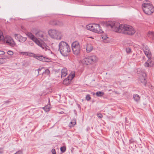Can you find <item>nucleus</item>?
<instances>
[{"label": "nucleus", "instance_id": "f257e3e1", "mask_svg": "<svg viewBox=\"0 0 154 154\" xmlns=\"http://www.w3.org/2000/svg\"><path fill=\"white\" fill-rule=\"evenodd\" d=\"M108 26L112 29V30L119 33H122L128 35H133L135 30L131 26L126 24H120L117 22H112L108 24Z\"/></svg>", "mask_w": 154, "mask_h": 154}, {"label": "nucleus", "instance_id": "f03ea898", "mask_svg": "<svg viewBox=\"0 0 154 154\" xmlns=\"http://www.w3.org/2000/svg\"><path fill=\"white\" fill-rule=\"evenodd\" d=\"M59 49L61 54L64 57L68 55L70 51V48L68 45L64 42H61L59 45Z\"/></svg>", "mask_w": 154, "mask_h": 154}, {"label": "nucleus", "instance_id": "7ed1b4c3", "mask_svg": "<svg viewBox=\"0 0 154 154\" xmlns=\"http://www.w3.org/2000/svg\"><path fill=\"white\" fill-rule=\"evenodd\" d=\"M143 49L145 54L148 58L147 61L145 63V66L146 67L152 66L154 64V62L150 61V60L151 57V54L149 48L147 46H143Z\"/></svg>", "mask_w": 154, "mask_h": 154}, {"label": "nucleus", "instance_id": "20e7f679", "mask_svg": "<svg viewBox=\"0 0 154 154\" xmlns=\"http://www.w3.org/2000/svg\"><path fill=\"white\" fill-rule=\"evenodd\" d=\"M142 6L143 12L147 14L150 15L154 11V8L151 4L144 2Z\"/></svg>", "mask_w": 154, "mask_h": 154}, {"label": "nucleus", "instance_id": "39448f33", "mask_svg": "<svg viewBox=\"0 0 154 154\" xmlns=\"http://www.w3.org/2000/svg\"><path fill=\"white\" fill-rule=\"evenodd\" d=\"M86 28L87 29L96 33H99L103 32L100 25L98 24H89L86 26Z\"/></svg>", "mask_w": 154, "mask_h": 154}, {"label": "nucleus", "instance_id": "423d86ee", "mask_svg": "<svg viewBox=\"0 0 154 154\" xmlns=\"http://www.w3.org/2000/svg\"><path fill=\"white\" fill-rule=\"evenodd\" d=\"M72 48L74 54L76 55L80 54L81 47L79 43L77 41H75L72 44Z\"/></svg>", "mask_w": 154, "mask_h": 154}, {"label": "nucleus", "instance_id": "0eeeda50", "mask_svg": "<svg viewBox=\"0 0 154 154\" xmlns=\"http://www.w3.org/2000/svg\"><path fill=\"white\" fill-rule=\"evenodd\" d=\"M75 76V72L74 71L71 72L68 77L63 80V84L66 85H68L70 83L71 80L74 78Z\"/></svg>", "mask_w": 154, "mask_h": 154}, {"label": "nucleus", "instance_id": "6e6552de", "mask_svg": "<svg viewBox=\"0 0 154 154\" xmlns=\"http://www.w3.org/2000/svg\"><path fill=\"white\" fill-rule=\"evenodd\" d=\"M4 42L8 45L13 47L15 45V43L12 38L9 36H6L5 38L3 37V40Z\"/></svg>", "mask_w": 154, "mask_h": 154}, {"label": "nucleus", "instance_id": "1a4fd4ad", "mask_svg": "<svg viewBox=\"0 0 154 154\" xmlns=\"http://www.w3.org/2000/svg\"><path fill=\"white\" fill-rule=\"evenodd\" d=\"M49 35L52 38L54 39H57L58 38L57 31L54 29L50 30L48 32Z\"/></svg>", "mask_w": 154, "mask_h": 154}, {"label": "nucleus", "instance_id": "9d476101", "mask_svg": "<svg viewBox=\"0 0 154 154\" xmlns=\"http://www.w3.org/2000/svg\"><path fill=\"white\" fill-rule=\"evenodd\" d=\"M34 57L36 59L42 61L50 62L51 60L49 58L45 57L43 56L40 55V56H35Z\"/></svg>", "mask_w": 154, "mask_h": 154}, {"label": "nucleus", "instance_id": "9b49d317", "mask_svg": "<svg viewBox=\"0 0 154 154\" xmlns=\"http://www.w3.org/2000/svg\"><path fill=\"white\" fill-rule=\"evenodd\" d=\"M14 36L16 39L21 42H25L27 39L26 37H23L19 34H15Z\"/></svg>", "mask_w": 154, "mask_h": 154}, {"label": "nucleus", "instance_id": "f8f14e48", "mask_svg": "<svg viewBox=\"0 0 154 154\" xmlns=\"http://www.w3.org/2000/svg\"><path fill=\"white\" fill-rule=\"evenodd\" d=\"M88 57L90 64L94 63L98 60V58L96 56L92 55Z\"/></svg>", "mask_w": 154, "mask_h": 154}, {"label": "nucleus", "instance_id": "ddd939ff", "mask_svg": "<svg viewBox=\"0 0 154 154\" xmlns=\"http://www.w3.org/2000/svg\"><path fill=\"white\" fill-rule=\"evenodd\" d=\"M146 75L145 73H143L142 75L141 76L139 79V81L144 85H146L147 83V80L146 79Z\"/></svg>", "mask_w": 154, "mask_h": 154}, {"label": "nucleus", "instance_id": "4468645a", "mask_svg": "<svg viewBox=\"0 0 154 154\" xmlns=\"http://www.w3.org/2000/svg\"><path fill=\"white\" fill-rule=\"evenodd\" d=\"M45 33L42 31H39L35 34V35L41 40L44 39V35Z\"/></svg>", "mask_w": 154, "mask_h": 154}, {"label": "nucleus", "instance_id": "2eb2a0df", "mask_svg": "<svg viewBox=\"0 0 154 154\" xmlns=\"http://www.w3.org/2000/svg\"><path fill=\"white\" fill-rule=\"evenodd\" d=\"M82 62L84 65H87L90 64L88 57L84 58Z\"/></svg>", "mask_w": 154, "mask_h": 154}, {"label": "nucleus", "instance_id": "dca6fc26", "mask_svg": "<svg viewBox=\"0 0 154 154\" xmlns=\"http://www.w3.org/2000/svg\"><path fill=\"white\" fill-rule=\"evenodd\" d=\"M86 47V51L87 53H89L93 49V46L91 44H87Z\"/></svg>", "mask_w": 154, "mask_h": 154}, {"label": "nucleus", "instance_id": "f3484780", "mask_svg": "<svg viewBox=\"0 0 154 154\" xmlns=\"http://www.w3.org/2000/svg\"><path fill=\"white\" fill-rule=\"evenodd\" d=\"M67 74V70L66 68H64L62 69L61 71V78L66 76Z\"/></svg>", "mask_w": 154, "mask_h": 154}, {"label": "nucleus", "instance_id": "a211bd4d", "mask_svg": "<svg viewBox=\"0 0 154 154\" xmlns=\"http://www.w3.org/2000/svg\"><path fill=\"white\" fill-rule=\"evenodd\" d=\"M26 35L29 38L33 41L35 40V39H36V38L35 36L31 32H28L26 33Z\"/></svg>", "mask_w": 154, "mask_h": 154}, {"label": "nucleus", "instance_id": "6ab92c4d", "mask_svg": "<svg viewBox=\"0 0 154 154\" xmlns=\"http://www.w3.org/2000/svg\"><path fill=\"white\" fill-rule=\"evenodd\" d=\"M134 100L137 102H138L140 100V97L138 94H135L133 95Z\"/></svg>", "mask_w": 154, "mask_h": 154}, {"label": "nucleus", "instance_id": "aec40b11", "mask_svg": "<svg viewBox=\"0 0 154 154\" xmlns=\"http://www.w3.org/2000/svg\"><path fill=\"white\" fill-rule=\"evenodd\" d=\"M43 108L45 112H47L50 110V109L51 108L50 105H47L43 107Z\"/></svg>", "mask_w": 154, "mask_h": 154}, {"label": "nucleus", "instance_id": "412c9836", "mask_svg": "<svg viewBox=\"0 0 154 154\" xmlns=\"http://www.w3.org/2000/svg\"><path fill=\"white\" fill-rule=\"evenodd\" d=\"M34 42H35L36 44L38 45L39 46L41 47L42 46V43L36 38V39H35Z\"/></svg>", "mask_w": 154, "mask_h": 154}, {"label": "nucleus", "instance_id": "4be33fe9", "mask_svg": "<svg viewBox=\"0 0 154 154\" xmlns=\"http://www.w3.org/2000/svg\"><path fill=\"white\" fill-rule=\"evenodd\" d=\"M104 94V92L101 91H98L96 93V95L98 97L102 96Z\"/></svg>", "mask_w": 154, "mask_h": 154}, {"label": "nucleus", "instance_id": "5701e85b", "mask_svg": "<svg viewBox=\"0 0 154 154\" xmlns=\"http://www.w3.org/2000/svg\"><path fill=\"white\" fill-rule=\"evenodd\" d=\"M76 124V120H74L72 122H71L70 124L69 125V126L70 127H72L75 125Z\"/></svg>", "mask_w": 154, "mask_h": 154}, {"label": "nucleus", "instance_id": "b1692460", "mask_svg": "<svg viewBox=\"0 0 154 154\" xmlns=\"http://www.w3.org/2000/svg\"><path fill=\"white\" fill-rule=\"evenodd\" d=\"M6 58H0V64H3L6 62Z\"/></svg>", "mask_w": 154, "mask_h": 154}, {"label": "nucleus", "instance_id": "393cba45", "mask_svg": "<svg viewBox=\"0 0 154 154\" xmlns=\"http://www.w3.org/2000/svg\"><path fill=\"white\" fill-rule=\"evenodd\" d=\"M60 149L61 152H64L66 150V147L65 146H62L61 147Z\"/></svg>", "mask_w": 154, "mask_h": 154}, {"label": "nucleus", "instance_id": "a878e982", "mask_svg": "<svg viewBox=\"0 0 154 154\" xmlns=\"http://www.w3.org/2000/svg\"><path fill=\"white\" fill-rule=\"evenodd\" d=\"M22 54L23 55H27L29 56H32L33 54L30 53H28V52H23Z\"/></svg>", "mask_w": 154, "mask_h": 154}, {"label": "nucleus", "instance_id": "bb28decb", "mask_svg": "<svg viewBox=\"0 0 154 154\" xmlns=\"http://www.w3.org/2000/svg\"><path fill=\"white\" fill-rule=\"evenodd\" d=\"M148 37H151V36H154V32H149L148 34Z\"/></svg>", "mask_w": 154, "mask_h": 154}, {"label": "nucleus", "instance_id": "cd10ccee", "mask_svg": "<svg viewBox=\"0 0 154 154\" xmlns=\"http://www.w3.org/2000/svg\"><path fill=\"white\" fill-rule=\"evenodd\" d=\"M42 68H40L38 69H36L35 70V72H37V75H38L40 72V71L42 70Z\"/></svg>", "mask_w": 154, "mask_h": 154}, {"label": "nucleus", "instance_id": "c85d7f7f", "mask_svg": "<svg viewBox=\"0 0 154 154\" xmlns=\"http://www.w3.org/2000/svg\"><path fill=\"white\" fill-rule=\"evenodd\" d=\"M45 74L48 75L50 74V72L49 70L48 69H46L45 70Z\"/></svg>", "mask_w": 154, "mask_h": 154}, {"label": "nucleus", "instance_id": "c756f323", "mask_svg": "<svg viewBox=\"0 0 154 154\" xmlns=\"http://www.w3.org/2000/svg\"><path fill=\"white\" fill-rule=\"evenodd\" d=\"M91 99V97L90 96V95L89 94H88L86 96V99L88 101L89 100Z\"/></svg>", "mask_w": 154, "mask_h": 154}, {"label": "nucleus", "instance_id": "7c9ffc66", "mask_svg": "<svg viewBox=\"0 0 154 154\" xmlns=\"http://www.w3.org/2000/svg\"><path fill=\"white\" fill-rule=\"evenodd\" d=\"M3 38V36L2 34V32L0 31V41L2 40Z\"/></svg>", "mask_w": 154, "mask_h": 154}, {"label": "nucleus", "instance_id": "2f4dec72", "mask_svg": "<svg viewBox=\"0 0 154 154\" xmlns=\"http://www.w3.org/2000/svg\"><path fill=\"white\" fill-rule=\"evenodd\" d=\"M13 52L11 51H9L7 52V54L10 55H12L13 54Z\"/></svg>", "mask_w": 154, "mask_h": 154}, {"label": "nucleus", "instance_id": "473e14b6", "mask_svg": "<svg viewBox=\"0 0 154 154\" xmlns=\"http://www.w3.org/2000/svg\"><path fill=\"white\" fill-rule=\"evenodd\" d=\"M131 51V49L130 48H128L126 49V51L127 53H129Z\"/></svg>", "mask_w": 154, "mask_h": 154}, {"label": "nucleus", "instance_id": "72a5a7b5", "mask_svg": "<svg viewBox=\"0 0 154 154\" xmlns=\"http://www.w3.org/2000/svg\"><path fill=\"white\" fill-rule=\"evenodd\" d=\"M97 116L99 118H101L103 116L101 114L99 113L97 114Z\"/></svg>", "mask_w": 154, "mask_h": 154}, {"label": "nucleus", "instance_id": "f704fd0d", "mask_svg": "<svg viewBox=\"0 0 154 154\" xmlns=\"http://www.w3.org/2000/svg\"><path fill=\"white\" fill-rule=\"evenodd\" d=\"M5 53V52L4 51L0 50V55H4Z\"/></svg>", "mask_w": 154, "mask_h": 154}, {"label": "nucleus", "instance_id": "c9c22d12", "mask_svg": "<svg viewBox=\"0 0 154 154\" xmlns=\"http://www.w3.org/2000/svg\"><path fill=\"white\" fill-rule=\"evenodd\" d=\"M51 152H52V154H56L55 150L54 149H52L51 150Z\"/></svg>", "mask_w": 154, "mask_h": 154}, {"label": "nucleus", "instance_id": "e433bc0d", "mask_svg": "<svg viewBox=\"0 0 154 154\" xmlns=\"http://www.w3.org/2000/svg\"><path fill=\"white\" fill-rule=\"evenodd\" d=\"M3 148H0V154H2L3 152Z\"/></svg>", "mask_w": 154, "mask_h": 154}, {"label": "nucleus", "instance_id": "4c0bfd02", "mask_svg": "<svg viewBox=\"0 0 154 154\" xmlns=\"http://www.w3.org/2000/svg\"><path fill=\"white\" fill-rule=\"evenodd\" d=\"M63 25V23L62 22L58 21V26H62Z\"/></svg>", "mask_w": 154, "mask_h": 154}, {"label": "nucleus", "instance_id": "58836bf2", "mask_svg": "<svg viewBox=\"0 0 154 154\" xmlns=\"http://www.w3.org/2000/svg\"><path fill=\"white\" fill-rule=\"evenodd\" d=\"M108 37L106 36H104L102 37V39L103 40L106 39Z\"/></svg>", "mask_w": 154, "mask_h": 154}, {"label": "nucleus", "instance_id": "ea45409f", "mask_svg": "<svg viewBox=\"0 0 154 154\" xmlns=\"http://www.w3.org/2000/svg\"><path fill=\"white\" fill-rule=\"evenodd\" d=\"M51 23V24H52L53 25H56L57 24L56 22L54 21H53V23Z\"/></svg>", "mask_w": 154, "mask_h": 154}, {"label": "nucleus", "instance_id": "a19ab883", "mask_svg": "<svg viewBox=\"0 0 154 154\" xmlns=\"http://www.w3.org/2000/svg\"><path fill=\"white\" fill-rule=\"evenodd\" d=\"M9 102H10V101H4V103H9Z\"/></svg>", "mask_w": 154, "mask_h": 154}, {"label": "nucleus", "instance_id": "79ce46f5", "mask_svg": "<svg viewBox=\"0 0 154 154\" xmlns=\"http://www.w3.org/2000/svg\"><path fill=\"white\" fill-rule=\"evenodd\" d=\"M29 44H32V43L31 42H29Z\"/></svg>", "mask_w": 154, "mask_h": 154}, {"label": "nucleus", "instance_id": "37998d69", "mask_svg": "<svg viewBox=\"0 0 154 154\" xmlns=\"http://www.w3.org/2000/svg\"><path fill=\"white\" fill-rule=\"evenodd\" d=\"M61 37H60V38H59V39H61Z\"/></svg>", "mask_w": 154, "mask_h": 154}, {"label": "nucleus", "instance_id": "c03bdc74", "mask_svg": "<svg viewBox=\"0 0 154 154\" xmlns=\"http://www.w3.org/2000/svg\"><path fill=\"white\" fill-rule=\"evenodd\" d=\"M7 57V58H8V57Z\"/></svg>", "mask_w": 154, "mask_h": 154}, {"label": "nucleus", "instance_id": "a18cd8bd", "mask_svg": "<svg viewBox=\"0 0 154 154\" xmlns=\"http://www.w3.org/2000/svg\"><path fill=\"white\" fill-rule=\"evenodd\" d=\"M145 2H148L146 1Z\"/></svg>", "mask_w": 154, "mask_h": 154}]
</instances>
